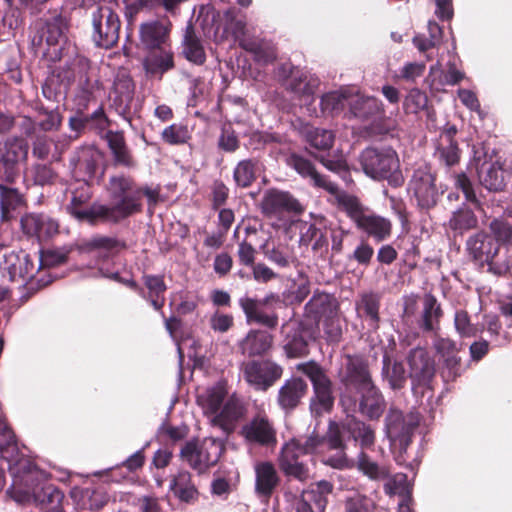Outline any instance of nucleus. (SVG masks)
Wrapping results in <instances>:
<instances>
[{
    "label": "nucleus",
    "instance_id": "obj_1",
    "mask_svg": "<svg viewBox=\"0 0 512 512\" xmlns=\"http://www.w3.org/2000/svg\"><path fill=\"white\" fill-rule=\"evenodd\" d=\"M12 484L8 495L21 504L35 503L47 512H64L61 506L64 494L49 484L48 474L35 466L30 459L22 458L10 466Z\"/></svg>",
    "mask_w": 512,
    "mask_h": 512
},
{
    "label": "nucleus",
    "instance_id": "obj_2",
    "mask_svg": "<svg viewBox=\"0 0 512 512\" xmlns=\"http://www.w3.org/2000/svg\"><path fill=\"white\" fill-rule=\"evenodd\" d=\"M106 190L111 204H102L93 210L94 213L103 215V222L118 223L142 210V192L131 177L111 176Z\"/></svg>",
    "mask_w": 512,
    "mask_h": 512
},
{
    "label": "nucleus",
    "instance_id": "obj_3",
    "mask_svg": "<svg viewBox=\"0 0 512 512\" xmlns=\"http://www.w3.org/2000/svg\"><path fill=\"white\" fill-rule=\"evenodd\" d=\"M226 397L225 384L217 383L197 393V404L213 426L228 434L243 417L245 409L238 398L230 397L225 401Z\"/></svg>",
    "mask_w": 512,
    "mask_h": 512
},
{
    "label": "nucleus",
    "instance_id": "obj_4",
    "mask_svg": "<svg viewBox=\"0 0 512 512\" xmlns=\"http://www.w3.org/2000/svg\"><path fill=\"white\" fill-rule=\"evenodd\" d=\"M359 163L364 174L375 181H387L392 187L404 183L399 156L390 146L365 148L359 155Z\"/></svg>",
    "mask_w": 512,
    "mask_h": 512
},
{
    "label": "nucleus",
    "instance_id": "obj_5",
    "mask_svg": "<svg viewBox=\"0 0 512 512\" xmlns=\"http://www.w3.org/2000/svg\"><path fill=\"white\" fill-rule=\"evenodd\" d=\"M465 250L471 260L487 272L495 276H504L510 270V261L506 253H502L493 239L485 231H479L465 242Z\"/></svg>",
    "mask_w": 512,
    "mask_h": 512
},
{
    "label": "nucleus",
    "instance_id": "obj_6",
    "mask_svg": "<svg viewBox=\"0 0 512 512\" xmlns=\"http://www.w3.org/2000/svg\"><path fill=\"white\" fill-rule=\"evenodd\" d=\"M89 19L92 42L100 48H112L118 42L121 27L114 4L109 1L92 5L89 8Z\"/></svg>",
    "mask_w": 512,
    "mask_h": 512
},
{
    "label": "nucleus",
    "instance_id": "obj_7",
    "mask_svg": "<svg viewBox=\"0 0 512 512\" xmlns=\"http://www.w3.org/2000/svg\"><path fill=\"white\" fill-rule=\"evenodd\" d=\"M276 76L286 90L293 94L295 99L307 106V110L312 115L310 106L314 102V94L319 86V79L292 66L291 63L279 65Z\"/></svg>",
    "mask_w": 512,
    "mask_h": 512
},
{
    "label": "nucleus",
    "instance_id": "obj_8",
    "mask_svg": "<svg viewBox=\"0 0 512 512\" xmlns=\"http://www.w3.org/2000/svg\"><path fill=\"white\" fill-rule=\"evenodd\" d=\"M357 468L371 480H386V483L384 484V490L386 494L398 495L401 499H405V501L410 500L412 486L408 481L407 475L398 473L392 477H389L388 468L379 465L365 452H360L358 454Z\"/></svg>",
    "mask_w": 512,
    "mask_h": 512
},
{
    "label": "nucleus",
    "instance_id": "obj_9",
    "mask_svg": "<svg viewBox=\"0 0 512 512\" xmlns=\"http://www.w3.org/2000/svg\"><path fill=\"white\" fill-rule=\"evenodd\" d=\"M69 69L76 83L73 97L75 107L78 111H84L100 89V82L91 69L90 61L84 56H76Z\"/></svg>",
    "mask_w": 512,
    "mask_h": 512
},
{
    "label": "nucleus",
    "instance_id": "obj_10",
    "mask_svg": "<svg viewBox=\"0 0 512 512\" xmlns=\"http://www.w3.org/2000/svg\"><path fill=\"white\" fill-rule=\"evenodd\" d=\"M224 451V442L215 437H206L201 441L188 442L181 449V456L198 473L207 471L220 459Z\"/></svg>",
    "mask_w": 512,
    "mask_h": 512
},
{
    "label": "nucleus",
    "instance_id": "obj_11",
    "mask_svg": "<svg viewBox=\"0 0 512 512\" xmlns=\"http://www.w3.org/2000/svg\"><path fill=\"white\" fill-rule=\"evenodd\" d=\"M297 370L305 374L311 381L314 389V397L310 401V410L314 416H320L329 412L334 403L331 382L314 361L297 365Z\"/></svg>",
    "mask_w": 512,
    "mask_h": 512
},
{
    "label": "nucleus",
    "instance_id": "obj_12",
    "mask_svg": "<svg viewBox=\"0 0 512 512\" xmlns=\"http://www.w3.org/2000/svg\"><path fill=\"white\" fill-rule=\"evenodd\" d=\"M349 113L353 118L363 122H370L372 135H383L390 132V126L380 122L385 117V111L381 100L374 96L351 94L349 101Z\"/></svg>",
    "mask_w": 512,
    "mask_h": 512
},
{
    "label": "nucleus",
    "instance_id": "obj_13",
    "mask_svg": "<svg viewBox=\"0 0 512 512\" xmlns=\"http://www.w3.org/2000/svg\"><path fill=\"white\" fill-rule=\"evenodd\" d=\"M29 145L18 136L0 141V173L4 182L13 184L19 176V164L26 162Z\"/></svg>",
    "mask_w": 512,
    "mask_h": 512
},
{
    "label": "nucleus",
    "instance_id": "obj_14",
    "mask_svg": "<svg viewBox=\"0 0 512 512\" xmlns=\"http://www.w3.org/2000/svg\"><path fill=\"white\" fill-rule=\"evenodd\" d=\"M419 415L417 413H409L403 415L400 410L391 408L385 419V429L387 437L391 442L399 445L400 453L396 457V461L402 464V453L406 452L411 442L414 430L419 425Z\"/></svg>",
    "mask_w": 512,
    "mask_h": 512
},
{
    "label": "nucleus",
    "instance_id": "obj_15",
    "mask_svg": "<svg viewBox=\"0 0 512 512\" xmlns=\"http://www.w3.org/2000/svg\"><path fill=\"white\" fill-rule=\"evenodd\" d=\"M36 272L35 263L24 250L11 251L4 254L0 262V273L3 279L33 286V277Z\"/></svg>",
    "mask_w": 512,
    "mask_h": 512
},
{
    "label": "nucleus",
    "instance_id": "obj_16",
    "mask_svg": "<svg viewBox=\"0 0 512 512\" xmlns=\"http://www.w3.org/2000/svg\"><path fill=\"white\" fill-rule=\"evenodd\" d=\"M409 191L415 197L418 207L424 210L433 208L441 194L435 185V176L427 165H421L413 171Z\"/></svg>",
    "mask_w": 512,
    "mask_h": 512
},
{
    "label": "nucleus",
    "instance_id": "obj_17",
    "mask_svg": "<svg viewBox=\"0 0 512 512\" xmlns=\"http://www.w3.org/2000/svg\"><path fill=\"white\" fill-rule=\"evenodd\" d=\"M68 191L71 193V200L66 209L72 216L92 225L99 221L103 222V215L93 212L96 206H102V204L94 203L89 208L82 207L92 197L90 183L75 180V183L69 185Z\"/></svg>",
    "mask_w": 512,
    "mask_h": 512
},
{
    "label": "nucleus",
    "instance_id": "obj_18",
    "mask_svg": "<svg viewBox=\"0 0 512 512\" xmlns=\"http://www.w3.org/2000/svg\"><path fill=\"white\" fill-rule=\"evenodd\" d=\"M280 365L270 360L249 361L243 365L242 374L246 382L257 390L265 391L282 376Z\"/></svg>",
    "mask_w": 512,
    "mask_h": 512
},
{
    "label": "nucleus",
    "instance_id": "obj_19",
    "mask_svg": "<svg viewBox=\"0 0 512 512\" xmlns=\"http://www.w3.org/2000/svg\"><path fill=\"white\" fill-rule=\"evenodd\" d=\"M134 93L135 84L132 77L125 69H120L115 75L109 100L111 107L127 121H130Z\"/></svg>",
    "mask_w": 512,
    "mask_h": 512
},
{
    "label": "nucleus",
    "instance_id": "obj_20",
    "mask_svg": "<svg viewBox=\"0 0 512 512\" xmlns=\"http://www.w3.org/2000/svg\"><path fill=\"white\" fill-rule=\"evenodd\" d=\"M348 417L342 422L329 421L328 429L324 435L327 449L336 450L337 453L324 460L326 465L336 469L350 467V461L345 453V436L348 435Z\"/></svg>",
    "mask_w": 512,
    "mask_h": 512
},
{
    "label": "nucleus",
    "instance_id": "obj_21",
    "mask_svg": "<svg viewBox=\"0 0 512 512\" xmlns=\"http://www.w3.org/2000/svg\"><path fill=\"white\" fill-rule=\"evenodd\" d=\"M249 445L275 447L277 444L276 429L266 415H256L245 423L239 432Z\"/></svg>",
    "mask_w": 512,
    "mask_h": 512
},
{
    "label": "nucleus",
    "instance_id": "obj_22",
    "mask_svg": "<svg viewBox=\"0 0 512 512\" xmlns=\"http://www.w3.org/2000/svg\"><path fill=\"white\" fill-rule=\"evenodd\" d=\"M103 154L93 146L79 148L70 159L72 175L77 181L90 183L99 170Z\"/></svg>",
    "mask_w": 512,
    "mask_h": 512
},
{
    "label": "nucleus",
    "instance_id": "obj_23",
    "mask_svg": "<svg viewBox=\"0 0 512 512\" xmlns=\"http://www.w3.org/2000/svg\"><path fill=\"white\" fill-rule=\"evenodd\" d=\"M407 362L412 389L428 386L435 375V363L427 349L420 346L412 348L407 355Z\"/></svg>",
    "mask_w": 512,
    "mask_h": 512
},
{
    "label": "nucleus",
    "instance_id": "obj_24",
    "mask_svg": "<svg viewBox=\"0 0 512 512\" xmlns=\"http://www.w3.org/2000/svg\"><path fill=\"white\" fill-rule=\"evenodd\" d=\"M68 27L66 17L53 14L41 24L37 34L32 38V45L40 48L45 42L48 47L58 46L66 41Z\"/></svg>",
    "mask_w": 512,
    "mask_h": 512
},
{
    "label": "nucleus",
    "instance_id": "obj_25",
    "mask_svg": "<svg viewBox=\"0 0 512 512\" xmlns=\"http://www.w3.org/2000/svg\"><path fill=\"white\" fill-rule=\"evenodd\" d=\"M262 212L269 217H279L284 213L302 211V206L289 192L270 189L261 202Z\"/></svg>",
    "mask_w": 512,
    "mask_h": 512
},
{
    "label": "nucleus",
    "instance_id": "obj_26",
    "mask_svg": "<svg viewBox=\"0 0 512 512\" xmlns=\"http://www.w3.org/2000/svg\"><path fill=\"white\" fill-rule=\"evenodd\" d=\"M171 31L168 19H155L142 23L139 27L141 45L147 49H160L167 46Z\"/></svg>",
    "mask_w": 512,
    "mask_h": 512
},
{
    "label": "nucleus",
    "instance_id": "obj_27",
    "mask_svg": "<svg viewBox=\"0 0 512 512\" xmlns=\"http://www.w3.org/2000/svg\"><path fill=\"white\" fill-rule=\"evenodd\" d=\"M21 226L25 234L35 236L38 240L52 238L59 231L58 222L45 214L25 215L21 219Z\"/></svg>",
    "mask_w": 512,
    "mask_h": 512
},
{
    "label": "nucleus",
    "instance_id": "obj_28",
    "mask_svg": "<svg viewBox=\"0 0 512 512\" xmlns=\"http://www.w3.org/2000/svg\"><path fill=\"white\" fill-rule=\"evenodd\" d=\"M443 316L441 304L437 298L426 293L422 299V310L417 320L418 328L427 334L437 335L440 329V320Z\"/></svg>",
    "mask_w": 512,
    "mask_h": 512
},
{
    "label": "nucleus",
    "instance_id": "obj_29",
    "mask_svg": "<svg viewBox=\"0 0 512 512\" xmlns=\"http://www.w3.org/2000/svg\"><path fill=\"white\" fill-rule=\"evenodd\" d=\"M286 162L289 167L293 168L303 178H308L315 187L326 191H334V182L326 176L319 174L312 162L306 157L297 153H291L287 157Z\"/></svg>",
    "mask_w": 512,
    "mask_h": 512
},
{
    "label": "nucleus",
    "instance_id": "obj_30",
    "mask_svg": "<svg viewBox=\"0 0 512 512\" xmlns=\"http://www.w3.org/2000/svg\"><path fill=\"white\" fill-rule=\"evenodd\" d=\"M255 472V493L268 499L280 482L279 474L273 463L269 461H260L254 465Z\"/></svg>",
    "mask_w": 512,
    "mask_h": 512
},
{
    "label": "nucleus",
    "instance_id": "obj_31",
    "mask_svg": "<svg viewBox=\"0 0 512 512\" xmlns=\"http://www.w3.org/2000/svg\"><path fill=\"white\" fill-rule=\"evenodd\" d=\"M284 349L288 357H302L308 354V344L311 339L310 331L300 324L284 326Z\"/></svg>",
    "mask_w": 512,
    "mask_h": 512
},
{
    "label": "nucleus",
    "instance_id": "obj_32",
    "mask_svg": "<svg viewBox=\"0 0 512 512\" xmlns=\"http://www.w3.org/2000/svg\"><path fill=\"white\" fill-rule=\"evenodd\" d=\"M300 456L295 444L286 443L281 449L279 465L286 476L303 482L310 477V471L306 464L299 461Z\"/></svg>",
    "mask_w": 512,
    "mask_h": 512
},
{
    "label": "nucleus",
    "instance_id": "obj_33",
    "mask_svg": "<svg viewBox=\"0 0 512 512\" xmlns=\"http://www.w3.org/2000/svg\"><path fill=\"white\" fill-rule=\"evenodd\" d=\"M341 380L347 388L356 389L358 393L374 386L367 365L359 358L349 357Z\"/></svg>",
    "mask_w": 512,
    "mask_h": 512
},
{
    "label": "nucleus",
    "instance_id": "obj_34",
    "mask_svg": "<svg viewBox=\"0 0 512 512\" xmlns=\"http://www.w3.org/2000/svg\"><path fill=\"white\" fill-rule=\"evenodd\" d=\"M301 137L314 149L329 150L334 143L335 135L333 131L325 128H319L302 120H297L294 124Z\"/></svg>",
    "mask_w": 512,
    "mask_h": 512
},
{
    "label": "nucleus",
    "instance_id": "obj_35",
    "mask_svg": "<svg viewBox=\"0 0 512 512\" xmlns=\"http://www.w3.org/2000/svg\"><path fill=\"white\" fill-rule=\"evenodd\" d=\"M174 67V55L167 47L150 49L143 59V68L148 76L161 78L164 73Z\"/></svg>",
    "mask_w": 512,
    "mask_h": 512
},
{
    "label": "nucleus",
    "instance_id": "obj_36",
    "mask_svg": "<svg viewBox=\"0 0 512 512\" xmlns=\"http://www.w3.org/2000/svg\"><path fill=\"white\" fill-rule=\"evenodd\" d=\"M306 390L307 384L301 378L286 380L278 392L277 401L281 409L286 412L295 409Z\"/></svg>",
    "mask_w": 512,
    "mask_h": 512
},
{
    "label": "nucleus",
    "instance_id": "obj_37",
    "mask_svg": "<svg viewBox=\"0 0 512 512\" xmlns=\"http://www.w3.org/2000/svg\"><path fill=\"white\" fill-rule=\"evenodd\" d=\"M239 304L246 316L248 323H257L268 328H275L278 325L276 314H267L263 311L264 302L249 297H243Z\"/></svg>",
    "mask_w": 512,
    "mask_h": 512
},
{
    "label": "nucleus",
    "instance_id": "obj_38",
    "mask_svg": "<svg viewBox=\"0 0 512 512\" xmlns=\"http://www.w3.org/2000/svg\"><path fill=\"white\" fill-rule=\"evenodd\" d=\"M273 337L263 330H251L240 342L242 354L249 357L265 354L272 346Z\"/></svg>",
    "mask_w": 512,
    "mask_h": 512
},
{
    "label": "nucleus",
    "instance_id": "obj_39",
    "mask_svg": "<svg viewBox=\"0 0 512 512\" xmlns=\"http://www.w3.org/2000/svg\"><path fill=\"white\" fill-rule=\"evenodd\" d=\"M357 227L377 242L383 241L391 234V222L381 216L365 214L359 220Z\"/></svg>",
    "mask_w": 512,
    "mask_h": 512
},
{
    "label": "nucleus",
    "instance_id": "obj_40",
    "mask_svg": "<svg viewBox=\"0 0 512 512\" xmlns=\"http://www.w3.org/2000/svg\"><path fill=\"white\" fill-rule=\"evenodd\" d=\"M106 139L115 165L127 168L134 166V160L121 132L108 131Z\"/></svg>",
    "mask_w": 512,
    "mask_h": 512
},
{
    "label": "nucleus",
    "instance_id": "obj_41",
    "mask_svg": "<svg viewBox=\"0 0 512 512\" xmlns=\"http://www.w3.org/2000/svg\"><path fill=\"white\" fill-rule=\"evenodd\" d=\"M333 491V485L329 481L321 480L303 491L301 496L314 512H324L328 503V496Z\"/></svg>",
    "mask_w": 512,
    "mask_h": 512
},
{
    "label": "nucleus",
    "instance_id": "obj_42",
    "mask_svg": "<svg viewBox=\"0 0 512 512\" xmlns=\"http://www.w3.org/2000/svg\"><path fill=\"white\" fill-rule=\"evenodd\" d=\"M360 395V412L370 419H378L382 415L385 407L383 396L379 390L375 386H372L360 392Z\"/></svg>",
    "mask_w": 512,
    "mask_h": 512
},
{
    "label": "nucleus",
    "instance_id": "obj_43",
    "mask_svg": "<svg viewBox=\"0 0 512 512\" xmlns=\"http://www.w3.org/2000/svg\"><path fill=\"white\" fill-rule=\"evenodd\" d=\"M299 243L302 246H309L314 253L323 256L328 251V240L326 233L315 224H305L300 232Z\"/></svg>",
    "mask_w": 512,
    "mask_h": 512
},
{
    "label": "nucleus",
    "instance_id": "obj_44",
    "mask_svg": "<svg viewBox=\"0 0 512 512\" xmlns=\"http://www.w3.org/2000/svg\"><path fill=\"white\" fill-rule=\"evenodd\" d=\"M144 283L148 289V294H145L144 290L139 287L134 290L144 299L148 300L155 310L160 311L165 302L164 293L167 289L163 278L160 276L146 275L144 276Z\"/></svg>",
    "mask_w": 512,
    "mask_h": 512
},
{
    "label": "nucleus",
    "instance_id": "obj_45",
    "mask_svg": "<svg viewBox=\"0 0 512 512\" xmlns=\"http://www.w3.org/2000/svg\"><path fill=\"white\" fill-rule=\"evenodd\" d=\"M187 0H124L125 4V16L128 21H132L133 17L142 8H152L155 5H162L164 9L175 15L181 4Z\"/></svg>",
    "mask_w": 512,
    "mask_h": 512
},
{
    "label": "nucleus",
    "instance_id": "obj_46",
    "mask_svg": "<svg viewBox=\"0 0 512 512\" xmlns=\"http://www.w3.org/2000/svg\"><path fill=\"white\" fill-rule=\"evenodd\" d=\"M480 183L489 191H502L505 187L506 172L498 163L482 164L479 172Z\"/></svg>",
    "mask_w": 512,
    "mask_h": 512
},
{
    "label": "nucleus",
    "instance_id": "obj_47",
    "mask_svg": "<svg viewBox=\"0 0 512 512\" xmlns=\"http://www.w3.org/2000/svg\"><path fill=\"white\" fill-rule=\"evenodd\" d=\"M241 46L253 54L258 63L268 64L276 58V49L272 41L260 38L245 39L241 42Z\"/></svg>",
    "mask_w": 512,
    "mask_h": 512
},
{
    "label": "nucleus",
    "instance_id": "obj_48",
    "mask_svg": "<svg viewBox=\"0 0 512 512\" xmlns=\"http://www.w3.org/2000/svg\"><path fill=\"white\" fill-rule=\"evenodd\" d=\"M488 235L502 253H508L512 246V224L505 219L495 218L488 225Z\"/></svg>",
    "mask_w": 512,
    "mask_h": 512
},
{
    "label": "nucleus",
    "instance_id": "obj_49",
    "mask_svg": "<svg viewBox=\"0 0 512 512\" xmlns=\"http://www.w3.org/2000/svg\"><path fill=\"white\" fill-rule=\"evenodd\" d=\"M0 455L9 463V467L16 461L25 458L19 456L15 435L0 415Z\"/></svg>",
    "mask_w": 512,
    "mask_h": 512
},
{
    "label": "nucleus",
    "instance_id": "obj_50",
    "mask_svg": "<svg viewBox=\"0 0 512 512\" xmlns=\"http://www.w3.org/2000/svg\"><path fill=\"white\" fill-rule=\"evenodd\" d=\"M348 437L359 443L362 450L370 449L375 443V429L356 418L348 417ZM364 452V451H361Z\"/></svg>",
    "mask_w": 512,
    "mask_h": 512
},
{
    "label": "nucleus",
    "instance_id": "obj_51",
    "mask_svg": "<svg viewBox=\"0 0 512 512\" xmlns=\"http://www.w3.org/2000/svg\"><path fill=\"white\" fill-rule=\"evenodd\" d=\"M183 54L186 59L196 65H202L206 60V54L199 37L196 36L194 28L188 25L183 37Z\"/></svg>",
    "mask_w": 512,
    "mask_h": 512
},
{
    "label": "nucleus",
    "instance_id": "obj_52",
    "mask_svg": "<svg viewBox=\"0 0 512 512\" xmlns=\"http://www.w3.org/2000/svg\"><path fill=\"white\" fill-rule=\"evenodd\" d=\"M380 297L376 293H364L356 303L359 315H364L371 329L376 330L379 324Z\"/></svg>",
    "mask_w": 512,
    "mask_h": 512
},
{
    "label": "nucleus",
    "instance_id": "obj_53",
    "mask_svg": "<svg viewBox=\"0 0 512 512\" xmlns=\"http://www.w3.org/2000/svg\"><path fill=\"white\" fill-rule=\"evenodd\" d=\"M382 376L384 381L393 389H401L404 387L407 374L404 365L400 361H392L388 355L383 356Z\"/></svg>",
    "mask_w": 512,
    "mask_h": 512
},
{
    "label": "nucleus",
    "instance_id": "obj_54",
    "mask_svg": "<svg viewBox=\"0 0 512 512\" xmlns=\"http://www.w3.org/2000/svg\"><path fill=\"white\" fill-rule=\"evenodd\" d=\"M8 184L0 182V208L3 220L9 219L10 212L24 204V195Z\"/></svg>",
    "mask_w": 512,
    "mask_h": 512
},
{
    "label": "nucleus",
    "instance_id": "obj_55",
    "mask_svg": "<svg viewBox=\"0 0 512 512\" xmlns=\"http://www.w3.org/2000/svg\"><path fill=\"white\" fill-rule=\"evenodd\" d=\"M351 92L347 89L331 91L322 95L320 99L323 114H339L346 106L349 107Z\"/></svg>",
    "mask_w": 512,
    "mask_h": 512
},
{
    "label": "nucleus",
    "instance_id": "obj_56",
    "mask_svg": "<svg viewBox=\"0 0 512 512\" xmlns=\"http://www.w3.org/2000/svg\"><path fill=\"white\" fill-rule=\"evenodd\" d=\"M334 187V191L327 192L335 197L339 207H341L357 225L361 217L365 215L362 205L355 196L341 191L337 184L334 183Z\"/></svg>",
    "mask_w": 512,
    "mask_h": 512
},
{
    "label": "nucleus",
    "instance_id": "obj_57",
    "mask_svg": "<svg viewBox=\"0 0 512 512\" xmlns=\"http://www.w3.org/2000/svg\"><path fill=\"white\" fill-rule=\"evenodd\" d=\"M125 245L115 237L94 236L84 244V249L92 252L96 251L102 259H107L113 251H118Z\"/></svg>",
    "mask_w": 512,
    "mask_h": 512
},
{
    "label": "nucleus",
    "instance_id": "obj_58",
    "mask_svg": "<svg viewBox=\"0 0 512 512\" xmlns=\"http://www.w3.org/2000/svg\"><path fill=\"white\" fill-rule=\"evenodd\" d=\"M257 170V159L250 158L239 161L233 171L236 185L240 188L250 187L257 178Z\"/></svg>",
    "mask_w": 512,
    "mask_h": 512
},
{
    "label": "nucleus",
    "instance_id": "obj_59",
    "mask_svg": "<svg viewBox=\"0 0 512 512\" xmlns=\"http://www.w3.org/2000/svg\"><path fill=\"white\" fill-rule=\"evenodd\" d=\"M478 219L474 212L467 206H462L452 213L449 219V228L456 233L462 234L477 226Z\"/></svg>",
    "mask_w": 512,
    "mask_h": 512
},
{
    "label": "nucleus",
    "instance_id": "obj_60",
    "mask_svg": "<svg viewBox=\"0 0 512 512\" xmlns=\"http://www.w3.org/2000/svg\"><path fill=\"white\" fill-rule=\"evenodd\" d=\"M170 488L180 500L185 502L192 500L197 494V489L191 481V475L187 471H180L172 479Z\"/></svg>",
    "mask_w": 512,
    "mask_h": 512
},
{
    "label": "nucleus",
    "instance_id": "obj_61",
    "mask_svg": "<svg viewBox=\"0 0 512 512\" xmlns=\"http://www.w3.org/2000/svg\"><path fill=\"white\" fill-rule=\"evenodd\" d=\"M333 301L329 294L316 292L305 305V312L308 316L318 319L332 311Z\"/></svg>",
    "mask_w": 512,
    "mask_h": 512
},
{
    "label": "nucleus",
    "instance_id": "obj_62",
    "mask_svg": "<svg viewBox=\"0 0 512 512\" xmlns=\"http://www.w3.org/2000/svg\"><path fill=\"white\" fill-rule=\"evenodd\" d=\"M435 157L444 165L450 167L458 163L460 159V149L457 141L439 140L436 145Z\"/></svg>",
    "mask_w": 512,
    "mask_h": 512
},
{
    "label": "nucleus",
    "instance_id": "obj_63",
    "mask_svg": "<svg viewBox=\"0 0 512 512\" xmlns=\"http://www.w3.org/2000/svg\"><path fill=\"white\" fill-rule=\"evenodd\" d=\"M288 443L297 446V453L300 455L323 453L327 449L324 436L313 433L305 439H293Z\"/></svg>",
    "mask_w": 512,
    "mask_h": 512
},
{
    "label": "nucleus",
    "instance_id": "obj_64",
    "mask_svg": "<svg viewBox=\"0 0 512 512\" xmlns=\"http://www.w3.org/2000/svg\"><path fill=\"white\" fill-rule=\"evenodd\" d=\"M375 502L369 496L354 492L346 497L344 501V512H373Z\"/></svg>",
    "mask_w": 512,
    "mask_h": 512
}]
</instances>
